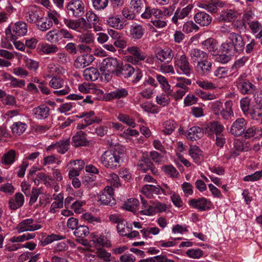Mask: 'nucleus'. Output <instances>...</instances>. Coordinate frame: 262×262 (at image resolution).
<instances>
[{"mask_svg": "<svg viewBox=\"0 0 262 262\" xmlns=\"http://www.w3.org/2000/svg\"><path fill=\"white\" fill-rule=\"evenodd\" d=\"M94 60L91 45L84 46L83 44V65L89 66Z\"/></svg>", "mask_w": 262, "mask_h": 262, "instance_id": "nucleus-24", "label": "nucleus"}, {"mask_svg": "<svg viewBox=\"0 0 262 262\" xmlns=\"http://www.w3.org/2000/svg\"><path fill=\"white\" fill-rule=\"evenodd\" d=\"M67 9L72 12L73 15L76 17L81 16L82 3L80 0H72L69 3Z\"/></svg>", "mask_w": 262, "mask_h": 262, "instance_id": "nucleus-22", "label": "nucleus"}, {"mask_svg": "<svg viewBox=\"0 0 262 262\" xmlns=\"http://www.w3.org/2000/svg\"><path fill=\"white\" fill-rule=\"evenodd\" d=\"M40 50L44 53L49 54L57 52L58 50V48L54 45H42Z\"/></svg>", "mask_w": 262, "mask_h": 262, "instance_id": "nucleus-64", "label": "nucleus"}, {"mask_svg": "<svg viewBox=\"0 0 262 262\" xmlns=\"http://www.w3.org/2000/svg\"><path fill=\"white\" fill-rule=\"evenodd\" d=\"M169 96L170 95H168L167 93L165 94H162L158 95L156 97L157 103L163 106L167 105L170 102V98H169Z\"/></svg>", "mask_w": 262, "mask_h": 262, "instance_id": "nucleus-60", "label": "nucleus"}, {"mask_svg": "<svg viewBox=\"0 0 262 262\" xmlns=\"http://www.w3.org/2000/svg\"><path fill=\"white\" fill-rule=\"evenodd\" d=\"M189 55L192 63H199L208 58V54L205 51L198 48L191 49L189 52Z\"/></svg>", "mask_w": 262, "mask_h": 262, "instance_id": "nucleus-16", "label": "nucleus"}, {"mask_svg": "<svg viewBox=\"0 0 262 262\" xmlns=\"http://www.w3.org/2000/svg\"><path fill=\"white\" fill-rule=\"evenodd\" d=\"M186 254L190 258L199 259L203 256V251L199 248L190 249L186 251Z\"/></svg>", "mask_w": 262, "mask_h": 262, "instance_id": "nucleus-55", "label": "nucleus"}, {"mask_svg": "<svg viewBox=\"0 0 262 262\" xmlns=\"http://www.w3.org/2000/svg\"><path fill=\"white\" fill-rule=\"evenodd\" d=\"M36 25L38 30L41 31H46L52 27L53 22L47 17H40L36 23Z\"/></svg>", "mask_w": 262, "mask_h": 262, "instance_id": "nucleus-34", "label": "nucleus"}, {"mask_svg": "<svg viewBox=\"0 0 262 262\" xmlns=\"http://www.w3.org/2000/svg\"><path fill=\"white\" fill-rule=\"evenodd\" d=\"M16 152L15 150H10L3 156L1 159L2 163L5 165L11 164L14 162Z\"/></svg>", "mask_w": 262, "mask_h": 262, "instance_id": "nucleus-43", "label": "nucleus"}, {"mask_svg": "<svg viewBox=\"0 0 262 262\" xmlns=\"http://www.w3.org/2000/svg\"><path fill=\"white\" fill-rule=\"evenodd\" d=\"M195 23L201 26H208L212 21L211 16L205 12H199L194 16Z\"/></svg>", "mask_w": 262, "mask_h": 262, "instance_id": "nucleus-19", "label": "nucleus"}, {"mask_svg": "<svg viewBox=\"0 0 262 262\" xmlns=\"http://www.w3.org/2000/svg\"><path fill=\"white\" fill-rule=\"evenodd\" d=\"M85 171L88 176H85L83 179V185L88 188L93 187L95 185L96 176L95 174L98 172V169L93 165L90 164L85 167Z\"/></svg>", "mask_w": 262, "mask_h": 262, "instance_id": "nucleus-8", "label": "nucleus"}, {"mask_svg": "<svg viewBox=\"0 0 262 262\" xmlns=\"http://www.w3.org/2000/svg\"><path fill=\"white\" fill-rule=\"evenodd\" d=\"M205 134L204 127L200 128L199 126H193L185 133L186 137L191 141L196 140L198 139L202 138Z\"/></svg>", "mask_w": 262, "mask_h": 262, "instance_id": "nucleus-20", "label": "nucleus"}, {"mask_svg": "<svg viewBox=\"0 0 262 262\" xmlns=\"http://www.w3.org/2000/svg\"><path fill=\"white\" fill-rule=\"evenodd\" d=\"M139 204V202L137 199L130 198L124 203L123 208L126 210L135 212Z\"/></svg>", "mask_w": 262, "mask_h": 262, "instance_id": "nucleus-47", "label": "nucleus"}, {"mask_svg": "<svg viewBox=\"0 0 262 262\" xmlns=\"http://www.w3.org/2000/svg\"><path fill=\"white\" fill-rule=\"evenodd\" d=\"M224 127L222 124L218 121H213L208 123L204 127L205 134L208 136H213V134L219 135L222 133Z\"/></svg>", "mask_w": 262, "mask_h": 262, "instance_id": "nucleus-11", "label": "nucleus"}, {"mask_svg": "<svg viewBox=\"0 0 262 262\" xmlns=\"http://www.w3.org/2000/svg\"><path fill=\"white\" fill-rule=\"evenodd\" d=\"M176 80L177 83L175 85L176 87L187 91L189 90L188 85H190L191 83L190 79L183 77H178Z\"/></svg>", "mask_w": 262, "mask_h": 262, "instance_id": "nucleus-49", "label": "nucleus"}, {"mask_svg": "<svg viewBox=\"0 0 262 262\" xmlns=\"http://www.w3.org/2000/svg\"><path fill=\"white\" fill-rule=\"evenodd\" d=\"M54 199L55 201L53 202L51 206V211L52 213H55L56 209L57 208H61L63 207V195L59 193L57 195H53Z\"/></svg>", "mask_w": 262, "mask_h": 262, "instance_id": "nucleus-44", "label": "nucleus"}, {"mask_svg": "<svg viewBox=\"0 0 262 262\" xmlns=\"http://www.w3.org/2000/svg\"><path fill=\"white\" fill-rule=\"evenodd\" d=\"M72 144L75 147L82 146V131H78L72 137Z\"/></svg>", "mask_w": 262, "mask_h": 262, "instance_id": "nucleus-62", "label": "nucleus"}, {"mask_svg": "<svg viewBox=\"0 0 262 262\" xmlns=\"http://www.w3.org/2000/svg\"><path fill=\"white\" fill-rule=\"evenodd\" d=\"M96 254L100 258L104 259V261L106 262L111 261L110 257L111 254L110 253L107 252L106 250L102 248H97Z\"/></svg>", "mask_w": 262, "mask_h": 262, "instance_id": "nucleus-59", "label": "nucleus"}, {"mask_svg": "<svg viewBox=\"0 0 262 262\" xmlns=\"http://www.w3.org/2000/svg\"><path fill=\"white\" fill-rule=\"evenodd\" d=\"M189 205L200 211H206L210 208L211 202L205 198L193 199L189 201Z\"/></svg>", "mask_w": 262, "mask_h": 262, "instance_id": "nucleus-13", "label": "nucleus"}, {"mask_svg": "<svg viewBox=\"0 0 262 262\" xmlns=\"http://www.w3.org/2000/svg\"><path fill=\"white\" fill-rule=\"evenodd\" d=\"M100 161L105 167L114 169L120 166L122 159L119 151L115 149L104 151L101 156Z\"/></svg>", "mask_w": 262, "mask_h": 262, "instance_id": "nucleus-1", "label": "nucleus"}, {"mask_svg": "<svg viewBox=\"0 0 262 262\" xmlns=\"http://www.w3.org/2000/svg\"><path fill=\"white\" fill-rule=\"evenodd\" d=\"M133 74H135L134 79L132 81L134 83L139 81L143 76L142 72L140 69L137 67L135 68L129 64L122 65L116 72V76L122 77L124 78L130 77Z\"/></svg>", "mask_w": 262, "mask_h": 262, "instance_id": "nucleus-2", "label": "nucleus"}, {"mask_svg": "<svg viewBox=\"0 0 262 262\" xmlns=\"http://www.w3.org/2000/svg\"><path fill=\"white\" fill-rule=\"evenodd\" d=\"M83 76L86 80L95 81L99 76V73L97 69L90 67L83 71Z\"/></svg>", "mask_w": 262, "mask_h": 262, "instance_id": "nucleus-33", "label": "nucleus"}, {"mask_svg": "<svg viewBox=\"0 0 262 262\" xmlns=\"http://www.w3.org/2000/svg\"><path fill=\"white\" fill-rule=\"evenodd\" d=\"M156 56L157 59L161 62L168 63L172 59L174 53L170 48H165L157 50L156 52Z\"/></svg>", "mask_w": 262, "mask_h": 262, "instance_id": "nucleus-12", "label": "nucleus"}, {"mask_svg": "<svg viewBox=\"0 0 262 262\" xmlns=\"http://www.w3.org/2000/svg\"><path fill=\"white\" fill-rule=\"evenodd\" d=\"M70 141L69 139L60 140L59 142L51 145L50 148L56 149L57 151L61 154H64L69 148Z\"/></svg>", "mask_w": 262, "mask_h": 262, "instance_id": "nucleus-27", "label": "nucleus"}, {"mask_svg": "<svg viewBox=\"0 0 262 262\" xmlns=\"http://www.w3.org/2000/svg\"><path fill=\"white\" fill-rule=\"evenodd\" d=\"M144 31V28L141 25H132L130 30V35L133 38L138 39L143 36Z\"/></svg>", "mask_w": 262, "mask_h": 262, "instance_id": "nucleus-38", "label": "nucleus"}, {"mask_svg": "<svg viewBox=\"0 0 262 262\" xmlns=\"http://www.w3.org/2000/svg\"><path fill=\"white\" fill-rule=\"evenodd\" d=\"M247 75L242 73L235 81L239 91L243 94H252L255 90V86L247 79Z\"/></svg>", "mask_w": 262, "mask_h": 262, "instance_id": "nucleus-3", "label": "nucleus"}, {"mask_svg": "<svg viewBox=\"0 0 262 262\" xmlns=\"http://www.w3.org/2000/svg\"><path fill=\"white\" fill-rule=\"evenodd\" d=\"M128 95V91L126 89H117L108 94H105L103 96L102 99L104 101H110L114 99L125 98Z\"/></svg>", "mask_w": 262, "mask_h": 262, "instance_id": "nucleus-14", "label": "nucleus"}, {"mask_svg": "<svg viewBox=\"0 0 262 262\" xmlns=\"http://www.w3.org/2000/svg\"><path fill=\"white\" fill-rule=\"evenodd\" d=\"M126 52L130 55L126 57L127 61L134 64H138L139 62L144 60L146 57L145 54L136 46L128 47Z\"/></svg>", "mask_w": 262, "mask_h": 262, "instance_id": "nucleus-4", "label": "nucleus"}, {"mask_svg": "<svg viewBox=\"0 0 262 262\" xmlns=\"http://www.w3.org/2000/svg\"><path fill=\"white\" fill-rule=\"evenodd\" d=\"M237 16V12L232 9L223 11L221 14L222 19L225 21H230Z\"/></svg>", "mask_w": 262, "mask_h": 262, "instance_id": "nucleus-42", "label": "nucleus"}, {"mask_svg": "<svg viewBox=\"0 0 262 262\" xmlns=\"http://www.w3.org/2000/svg\"><path fill=\"white\" fill-rule=\"evenodd\" d=\"M175 66L186 76H189L191 73V69L186 55L175 57Z\"/></svg>", "mask_w": 262, "mask_h": 262, "instance_id": "nucleus-5", "label": "nucleus"}, {"mask_svg": "<svg viewBox=\"0 0 262 262\" xmlns=\"http://www.w3.org/2000/svg\"><path fill=\"white\" fill-rule=\"evenodd\" d=\"M94 239H95V246H102L105 247H110L111 246L109 239L105 235H100V236L97 238L94 237Z\"/></svg>", "mask_w": 262, "mask_h": 262, "instance_id": "nucleus-57", "label": "nucleus"}, {"mask_svg": "<svg viewBox=\"0 0 262 262\" xmlns=\"http://www.w3.org/2000/svg\"><path fill=\"white\" fill-rule=\"evenodd\" d=\"M39 10L35 6L29 8L26 15V19L28 22L31 24H36L40 18L39 13Z\"/></svg>", "mask_w": 262, "mask_h": 262, "instance_id": "nucleus-21", "label": "nucleus"}, {"mask_svg": "<svg viewBox=\"0 0 262 262\" xmlns=\"http://www.w3.org/2000/svg\"><path fill=\"white\" fill-rule=\"evenodd\" d=\"M107 180L111 184L115 187H118L120 186V179L118 176L113 172L110 173L107 176Z\"/></svg>", "mask_w": 262, "mask_h": 262, "instance_id": "nucleus-61", "label": "nucleus"}, {"mask_svg": "<svg viewBox=\"0 0 262 262\" xmlns=\"http://www.w3.org/2000/svg\"><path fill=\"white\" fill-rule=\"evenodd\" d=\"M228 39L233 45L235 52L240 53L244 51L246 42L241 35L235 32H231L229 34Z\"/></svg>", "mask_w": 262, "mask_h": 262, "instance_id": "nucleus-9", "label": "nucleus"}, {"mask_svg": "<svg viewBox=\"0 0 262 262\" xmlns=\"http://www.w3.org/2000/svg\"><path fill=\"white\" fill-rule=\"evenodd\" d=\"M142 192L149 198H151L153 194H160L161 192L164 193V190L159 185L156 186L152 185H146L142 189Z\"/></svg>", "mask_w": 262, "mask_h": 262, "instance_id": "nucleus-25", "label": "nucleus"}, {"mask_svg": "<svg viewBox=\"0 0 262 262\" xmlns=\"http://www.w3.org/2000/svg\"><path fill=\"white\" fill-rule=\"evenodd\" d=\"M132 228V225L128 224L127 222L124 220L118 223V224L117 225L118 232L121 236H125L127 235V232H130Z\"/></svg>", "mask_w": 262, "mask_h": 262, "instance_id": "nucleus-40", "label": "nucleus"}, {"mask_svg": "<svg viewBox=\"0 0 262 262\" xmlns=\"http://www.w3.org/2000/svg\"><path fill=\"white\" fill-rule=\"evenodd\" d=\"M247 121L243 118H239L234 121L230 127V132L234 136H240L245 132L247 128Z\"/></svg>", "mask_w": 262, "mask_h": 262, "instance_id": "nucleus-10", "label": "nucleus"}, {"mask_svg": "<svg viewBox=\"0 0 262 262\" xmlns=\"http://www.w3.org/2000/svg\"><path fill=\"white\" fill-rule=\"evenodd\" d=\"M221 50L223 52H225L230 55H232L235 52V49L230 40H227L223 43L221 46Z\"/></svg>", "mask_w": 262, "mask_h": 262, "instance_id": "nucleus-52", "label": "nucleus"}, {"mask_svg": "<svg viewBox=\"0 0 262 262\" xmlns=\"http://www.w3.org/2000/svg\"><path fill=\"white\" fill-rule=\"evenodd\" d=\"M26 124L21 122H14L11 126V130L13 134L20 135L26 129Z\"/></svg>", "mask_w": 262, "mask_h": 262, "instance_id": "nucleus-45", "label": "nucleus"}, {"mask_svg": "<svg viewBox=\"0 0 262 262\" xmlns=\"http://www.w3.org/2000/svg\"><path fill=\"white\" fill-rule=\"evenodd\" d=\"M152 165V163L150 161L149 158L144 155H142L137 163L138 169L143 172L149 170L151 167Z\"/></svg>", "mask_w": 262, "mask_h": 262, "instance_id": "nucleus-31", "label": "nucleus"}, {"mask_svg": "<svg viewBox=\"0 0 262 262\" xmlns=\"http://www.w3.org/2000/svg\"><path fill=\"white\" fill-rule=\"evenodd\" d=\"M64 238V237L62 235L51 234V235H48L43 240L40 241V245L41 246H45L55 241L63 239Z\"/></svg>", "mask_w": 262, "mask_h": 262, "instance_id": "nucleus-51", "label": "nucleus"}, {"mask_svg": "<svg viewBox=\"0 0 262 262\" xmlns=\"http://www.w3.org/2000/svg\"><path fill=\"white\" fill-rule=\"evenodd\" d=\"M143 5V0H130V9L133 10V11L135 12L136 13L140 12Z\"/></svg>", "mask_w": 262, "mask_h": 262, "instance_id": "nucleus-58", "label": "nucleus"}, {"mask_svg": "<svg viewBox=\"0 0 262 262\" xmlns=\"http://www.w3.org/2000/svg\"><path fill=\"white\" fill-rule=\"evenodd\" d=\"M50 108L45 105H40L33 110V113L37 119H45L49 115Z\"/></svg>", "mask_w": 262, "mask_h": 262, "instance_id": "nucleus-29", "label": "nucleus"}, {"mask_svg": "<svg viewBox=\"0 0 262 262\" xmlns=\"http://www.w3.org/2000/svg\"><path fill=\"white\" fill-rule=\"evenodd\" d=\"M85 17L86 20L83 18V29L84 28H91L95 27V24L98 21V17L92 11L86 13Z\"/></svg>", "mask_w": 262, "mask_h": 262, "instance_id": "nucleus-26", "label": "nucleus"}, {"mask_svg": "<svg viewBox=\"0 0 262 262\" xmlns=\"http://www.w3.org/2000/svg\"><path fill=\"white\" fill-rule=\"evenodd\" d=\"M24 203V197L22 193H15L14 198L11 199L9 202L10 208L15 210L22 206Z\"/></svg>", "mask_w": 262, "mask_h": 262, "instance_id": "nucleus-28", "label": "nucleus"}, {"mask_svg": "<svg viewBox=\"0 0 262 262\" xmlns=\"http://www.w3.org/2000/svg\"><path fill=\"white\" fill-rule=\"evenodd\" d=\"M163 133L166 135H170L176 128L177 124L172 120H169L163 123Z\"/></svg>", "mask_w": 262, "mask_h": 262, "instance_id": "nucleus-46", "label": "nucleus"}, {"mask_svg": "<svg viewBox=\"0 0 262 262\" xmlns=\"http://www.w3.org/2000/svg\"><path fill=\"white\" fill-rule=\"evenodd\" d=\"M246 138H260L262 137V129L260 127L254 126L250 127L246 129L244 133Z\"/></svg>", "mask_w": 262, "mask_h": 262, "instance_id": "nucleus-35", "label": "nucleus"}, {"mask_svg": "<svg viewBox=\"0 0 262 262\" xmlns=\"http://www.w3.org/2000/svg\"><path fill=\"white\" fill-rule=\"evenodd\" d=\"M189 155L197 164H200L202 160V151L197 146H191L190 147Z\"/></svg>", "mask_w": 262, "mask_h": 262, "instance_id": "nucleus-36", "label": "nucleus"}, {"mask_svg": "<svg viewBox=\"0 0 262 262\" xmlns=\"http://www.w3.org/2000/svg\"><path fill=\"white\" fill-rule=\"evenodd\" d=\"M59 31L56 30L49 31L46 35L47 39L53 43L58 42L59 41Z\"/></svg>", "mask_w": 262, "mask_h": 262, "instance_id": "nucleus-63", "label": "nucleus"}, {"mask_svg": "<svg viewBox=\"0 0 262 262\" xmlns=\"http://www.w3.org/2000/svg\"><path fill=\"white\" fill-rule=\"evenodd\" d=\"M204 49L213 54L216 52L218 49L217 41L213 38H209L202 42Z\"/></svg>", "mask_w": 262, "mask_h": 262, "instance_id": "nucleus-32", "label": "nucleus"}, {"mask_svg": "<svg viewBox=\"0 0 262 262\" xmlns=\"http://www.w3.org/2000/svg\"><path fill=\"white\" fill-rule=\"evenodd\" d=\"M192 5H188L183 9L178 8L176 10L174 16L172 17V21L176 25H178V20L182 19L187 16L192 9Z\"/></svg>", "mask_w": 262, "mask_h": 262, "instance_id": "nucleus-17", "label": "nucleus"}, {"mask_svg": "<svg viewBox=\"0 0 262 262\" xmlns=\"http://www.w3.org/2000/svg\"><path fill=\"white\" fill-rule=\"evenodd\" d=\"M162 170L171 178H178L180 175L178 170L171 165L162 166Z\"/></svg>", "mask_w": 262, "mask_h": 262, "instance_id": "nucleus-50", "label": "nucleus"}, {"mask_svg": "<svg viewBox=\"0 0 262 262\" xmlns=\"http://www.w3.org/2000/svg\"><path fill=\"white\" fill-rule=\"evenodd\" d=\"M83 118H84V124L83 123V128L84 126H86L95 122L99 123L101 121V119H97L94 116V113L92 111L90 112L89 113L85 114L83 113Z\"/></svg>", "mask_w": 262, "mask_h": 262, "instance_id": "nucleus-41", "label": "nucleus"}, {"mask_svg": "<svg viewBox=\"0 0 262 262\" xmlns=\"http://www.w3.org/2000/svg\"><path fill=\"white\" fill-rule=\"evenodd\" d=\"M232 106V102L231 101H227L225 103L224 106L220 113L223 119L231 120L234 117Z\"/></svg>", "mask_w": 262, "mask_h": 262, "instance_id": "nucleus-23", "label": "nucleus"}, {"mask_svg": "<svg viewBox=\"0 0 262 262\" xmlns=\"http://www.w3.org/2000/svg\"><path fill=\"white\" fill-rule=\"evenodd\" d=\"M34 220L32 219H27L20 222L16 227L18 233L25 231H34L41 228L40 224H34Z\"/></svg>", "mask_w": 262, "mask_h": 262, "instance_id": "nucleus-6", "label": "nucleus"}, {"mask_svg": "<svg viewBox=\"0 0 262 262\" xmlns=\"http://www.w3.org/2000/svg\"><path fill=\"white\" fill-rule=\"evenodd\" d=\"M212 63L208 58L196 63L195 70L198 75L203 76L208 75L211 71Z\"/></svg>", "mask_w": 262, "mask_h": 262, "instance_id": "nucleus-15", "label": "nucleus"}, {"mask_svg": "<svg viewBox=\"0 0 262 262\" xmlns=\"http://www.w3.org/2000/svg\"><path fill=\"white\" fill-rule=\"evenodd\" d=\"M196 83L200 87L205 90H213L216 88L215 84L207 80H198Z\"/></svg>", "mask_w": 262, "mask_h": 262, "instance_id": "nucleus-56", "label": "nucleus"}, {"mask_svg": "<svg viewBox=\"0 0 262 262\" xmlns=\"http://www.w3.org/2000/svg\"><path fill=\"white\" fill-rule=\"evenodd\" d=\"M102 64L105 70L113 73L116 75V72L119 69V63L118 60L113 57L107 58L103 60Z\"/></svg>", "mask_w": 262, "mask_h": 262, "instance_id": "nucleus-18", "label": "nucleus"}, {"mask_svg": "<svg viewBox=\"0 0 262 262\" xmlns=\"http://www.w3.org/2000/svg\"><path fill=\"white\" fill-rule=\"evenodd\" d=\"M199 27L193 21H188L184 23L183 26L182 30L185 33H189L193 31H197Z\"/></svg>", "mask_w": 262, "mask_h": 262, "instance_id": "nucleus-53", "label": "nucleus"}, {"mask_svg": "<svg viewBox=\"0 0 262 262\" xmlns=\"http://www.w3.org/2000/svg\"><path fill=\"white\" fill-rule=\"evenodd\" d=\"M113 194V188L111 187L106 186L104 189L102 194L98 196V200L100 201L103 205L113 206L116 203Z\"/></svg>", "mask_w": 262, "mask_h": 262, "instance_id": "nucleus-7", "label": "nucleus"}, {"mask_svg": "<svg viewBox=\"0 0 262 262\" xmlns=\"http://www.w3.org/2000/svg\"><path fill=\"white\" fill-rule=\"evenodd\" d=\"M251 99L248 97L243 98L240 100V106L244 115L247 114L250 110Z\"/></svg>", "mask_w": 262, "mask_h": 262, "instance_id": "nucleus-54", "label": "nucleus"}, {"mask_svg": "<svg viewBox=\"0 0 262 262\" xmlns=\"http://www.w3.org/2000/svg\"><path fill=\"white\" fill-rule=\"evenodd\" d=\"M156 78L157 81L159 82V83L161 85L163 90L165 92V93H167V94H171V89H170V85L168 83L167 80L166 78L161 75H156Z\"/></svg>", "mask_w": 262, "mask_h": 262, "instance_id": "nucleus-48", "label": "nucleus"}, {"mask_svg": "<svg viewBox=\"0 0 262 262\" xmlns=\"http://www.w3.org/2000/svg\"><path fill=\"white\" fill-rule=\"evenodd\" d=\"M106 23L110 27L118 30H121L124 27L122 20L118 15L108 16Z\"/></svg>", "mask_w": 262, "mask_h": 262, "instance_id": "nucleus-30", "label": "nucleus"}, {"mask_svg": "<svg viewBox=\"0 0 262 262\" xmlns=\"http://www.w3.org/2000/svg\"><path fill=\"white\" fill-rule=\"evenodd\" d=\"M249 28L253 34L258 32L256 35V38L259 39L262 37V25L257 20H254L248 23Z\"/></svg>", "mask_w": 262, "mask_h": 262, "instance_id": "nucleus-37", "label": "nucleus"}, {"mask_svg": "<svg viewBox=\"0 0 262 262\" xmlns=\"http://www.w3.org/2000/svg\"><path fill=\"white\" fill-rule=\"evenodd\" d=\"M13 32L17 36L25 35L27 32V24L23 21L17 22L13 28Z\"/></svg>", "mask_w": 262, "mask_h": 262, "instance_id": "nucleus-39", "label": "nucleus"}]
</instances>
